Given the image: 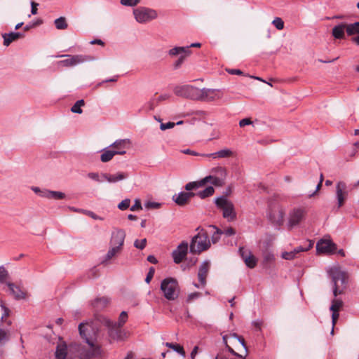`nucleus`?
<instances>
[{
    "label": "nucleus",
    "instance_id": "obj_60",
    "mask_svg": "<svg viewBox=\"0 0 359 359\" xmlns=\"http://www.w3.org/2000/svg\"><path fill=\"white\" fill-rule=\"evenodd\" d=\"M39 6V4L35 3L34 1L31 2V13L32 15H36L37 13L38 9L37 6Z\"/></svg>",
    "mask_w": 359,
    "mask_h": 359
},
{
    "label": "nucleus",
    "instance_id": "obj_36",
    "mask_svg": "<svg viewBox=\"0 0 359 359\" xmlns=\"http://www.w3.org/2000/svg\"><path fill=\"white\" fill-rule=\"evenodd\" d=\"M165 345L167 347H168L170 348H172L173 351H175V352L178 353L181 355L185 356V351L184 350V348L182 346H180V344H172V343H170V342H166L165 344Z\"/></svg>",
    "mask_w": 359,
    "mask_h": 359
},
{
    "label": "nucleus",
    "instance_id": "obj_48",
    "mask_svg": "<svg viewBox=\"0 0 359 359\" xmlns=\"http://www.w3.org/2000/svg\"><path fill=\"white\" fill-rule=\"evenodd\" d=\"M313 245V243L311 241H309V245L308 247H302V246H299V247H297L296 248H294V252H296V254L297 255L298 253L299 252H306L308 250H309Z\"/></svg>",
    "mask_w": 359,
    "mask_h": 359
},
{
    "label": "nucleus",
    "instance_id": "obj_15",
    "mask_svg": "<svg viewBox=\"0 0 359 359\" xmlns=\"http://www.w3.org/2000/svg\"><path fill=\"white\" fill-rule=\"evenodd\" d=\"M187 252L188 243L182 241L172 253L174 262L176 264L181 263L186 257Z\"/></svg>",
    "mask_w": 359,
    "mask_h": 359
},
{
    "label": "nucleus",
    "instance_id": "obj_2",
    "mask_svg": "<svg viewBox=\"0 0 359 359\" xmlns=\"http://www.w3.org/2000/svg\"><path fill=\"white\" fill-rule=\"evenodd\" d=\"M329 275L333 284V294L337 297L344 292L347 287L348 276L346 272L338 267H332L329 271Z\"/></svg>",
    "mask_w": 359,
    "mask_h": 359
},
{
    "label": "nucleus",
    "instance_id": "obj_58",
    "mask_svg": "<svg viewBox=\"0 0 359 359\" xmlns=\"http://www.w3.org/2000/svg\"><path fill=\"white\" fill-rule=\"evenodd\" d=\"M252 123V121L248 118H243L239 121L240 127H244L245 126L251 125Z\"/></svg>",
    "mask_w": 359,
    "mask_h": 359
},
{
    "label": "nucleus",
    "instance_id": "obj_57",
    "mask_svg": "<svg viewBox=\"0 0 359 359\" xmlns=\"http://www.w3.org/2000/svg\"><path fill=\"white\" fill-rule=\"evenodd\" d=\"M222 233V232L217 229L216 231L214 233V234L212 236V241L215 243L217 242L219 239L220 235Z\"/></svg>",
    "mask_w": 359,
    "mask_h": 359
},
{
    "label": "nucleus",
    "instance_id": "obj_35",
    "mask_svg": "<svg viewBox=\"0 0 359 359\" xmlns=\"http://www.w3.org/2000/svg\"><path fill=\"white\" fill-rule=\"evenodd\" d=\"M9 273L4 266H0V284H7L9 282Z\"/></svg>",
    "mask_w": 359,
    "mask_h": 359
},
{
    "label": "nucleus",
    "instance_id": "obj_61",
    "mask_svg": "<svg viewBox=\"0 0 359 359\" xmlns=\"http://www.w3.org/2000/svg\"><path fill=\"white\" fill-rule=\"evenodd\" d=\"M50 190L43 189L41 192V197L46 198L50 199Z\"/></svg>",
    "mask_w": 359,
    "mask_h": 359
},
{
    "label": "nucleus",
    "instance_id": "obj_39",
    "mask_svg": "<svg viewBox=\"0 0 359 359\" xmlns=\"http://www.w3.org/2000/svg\"><path fill=\"white\" fill-rule=\"evenodd\" d=\"M85 102L83 100H79L76 101L72 107L71 111L73 113L76 114H81L83 110L81 109V107L84 106Z\"/></svg>",
    "mask_w": 359,
    "mask_h": 359
},
{
    "label": "nucleus",
    "instance_id": "obj_63",
    "mask_svg": "<svg viewBox=\"0 0 359 359\" xmlns=\"http://www.w3.org/2000/svg\"><path fill=\"white\" fill-rule=\"evenodd\" d=\"M226 71H227L228 73H229L230 74H232V75H234V74L241 75V74H243V72L240 69H226Z\"/></svg>",
    "mask_w": 359,
    "mask_h": 359
},
{
    "label": "nucleus",
    "instance_id": "obj_41",
    "mask_svg": "<svg viewBox=\"0 0 359 359\" xmlns=\"http://www.w3.org/2000/svg\"><path fill=\"white\" fill-rule=\"evenodd\" d=\"M343 302L341 299H335L332 301V305L330 306V310L332 311L338 312L340 308L342 306Z\"/></svg>",
    "mask_w": 359,
    "mask_h": 359
},
{
    "label": "nucleus",
    "instance_id": "obj_11",
    "mask_svg": "<svg viewBox=\"0 0 359 359\" xmlns=\"http://www.w3.org/2000/svg\"><path fill=\"white\" fill-rule=\"evenodd\" d=\"M135 20L140 23H145L158 16L157 12L151 8L146 7H140L133 11Z\"/></svg>",
    "mask_w": 359,
    "mask_h": 359
},
{
    "label": "nucleus",
    "instance_id": "obj_34",
    "mask_svg": "<svg viewBox=\"0 0 359 359\" xmlns=\"http://www.w3.org/2000/svg\"><path fill=\"white\" fill-rule=\"evenodd\" d=\"M109 250L107 253L105 255V258L103 260V262H107L108 260L113 258L114 256H116L118 253H119L121 251V249L118 247L113 246Z\"/></svg>",
    "mask_w": 359,
    "mask_h": 359
},
{
    "label": "nucleus",
    "instance_id": "obj_31",
    "mask_svg": "<svg viewBox=\"0 0 359 359\" xmlns=\"http://www.w3.org/2000/svg\"><path fill=\"white\" fill-rule=\"evenodd\" d=\"M115 155L116 154L112 149H104L100 156V160L102 162L106 163L111 161Z\"/></svg>",
    "mask_w": 359,
    "mask_h": 359
},
{
    "label": "nucleus",
    "instance_id": "obj_19",
    "mask_svg": "<svg viewBox=\"0 0 359 359\" xmlns=\"http://www.w3.org/2000/svg\"><path fill=\"white\" fill-rule=\"evenodd\" d=\"M239 252L241 257L244 260L248 267L253 269L257 265V259L250 252L245 250L244 248H240Z\"/></svg>",
    "mask_w": 359,
    "mask_h": 359
},
{
    "label": "nucleus",
    "instance_id": "obj_30",
    "mask_svg": "<svg viewBox=\"0 0 359 359\" xmlns=\"http://www.w3.org/2000/svg\"><path fill=\"white\" fill-rule=\"evenodd\" d=\"M190 50H189V47H175L172 49H170L168 52V54L170 56H176L178 55H189Z\"/></svg>",
    "mask_w": 359,
    "mask_h": 359
},
{
    "label": "nucleus",
    "instance_id": "obj_50",
    "mask_svg": "<svg viewBox=\"0 0 359 359\" xmlns=\"http://www.w3.org/2000/svg\"><path fill=\"white\" fill-rule=\"evenodd\" d=\"M130 200L128 198H126L125 200H123L118 205V208L121 210H125L128 209L130 206Z\"/></svg>",
    "mask_w": 359,
    "mask_h": 359
},
{
    "label": "nucleus",
    "instance_id": "obj_43",
    "mask_svg": "<svg viewBox=\"0 0 359 359\" xmlns=\"http://www.w3.org/2000/svg\"><path fill=\"white\" fill-rule=\"evenodd\" d=\"M65 198V194L61 191H50V199H63Z\"/></svg>",
    "mask_w": 359,
    "mask_h": 359
},
{
    "label": "nucleus",
    "instance_id": "obj_53",
    "mask_svg": "<svg viewBox=\"0 0 359 359\" xmlns=\"http://www.w3.org/2000/svg\"><path fill=\"white\" fill-rule=\"evenodd\" d=\"M154 272H155V269L154 267H150L149 270V272L147 275V277L145 278V282L147 283H149L150 281L151 280L154 275Z\"/></svg>",
    "mask_w": 359,
    "mask_h": 359
},
{
    "label": "nucleus",
    "instance_id": "obj_10",
    "mask_svg": "<svg viewBox=\"0 0 359 359\" xmlns=\"http://www.w3.org/2000/svg\"><path fill=\"white\" fill-rule=\"evenodd\" d=\"M77 346H69L65 343L57 344L55 350V359H81V356H73L72 355L78 349Z\"/></svg>",
    "mask_w": 359,
    "mask_h": 359
},
{
    "label": "nucleus",
    "instance_id": "obj_6",
    "mask_svg": "<svg viewBox=\"0 0 359 359\" xmlns=\"http://www.w3.org/2000/svg\"><path fill=\"white\" fill-rule=\"evenodd\" d=\"M216 205L222 210V215L228 221H233L236 218L233 203L224 196L215 199Z\"/></svg>",
    "mask_w": 359,
    "mask_h": 359
},
{
    "label": "nucleus",
    "instance_id": "obj_13",
    "mask_svg": "<svg viewBox=\"0 0 359 359\" xmlns=\"http://www.w3.org/2000/svg\"><path fill=\"white\" fill-rule=\"evenodd\" d=\"M284 215L285 211L283 208L279 205H276L271 208L268 217L273 224L280 226L283 223Z\"/></svg>",
    "mask_w": 359,
    "mask_h": 359
},
{
    "label": "nucleus",
    "instance_id": "obj_20",
    "mask_svg": "<svg viewBox=\"0 0 359 359\" xmlns=\"http://www.w3.org/2000/svg\"><path fill=\"white\" fill-rule=\"evenodd\" d=\"M126 238V233L122 229H118L113 232L111 239V244L113 246L118 247L122 249V246Z\"/></svg>",
    "mask_w": 359,
    "mask_h": 359
},
{
    "label": "nucleus",
    "instance_id": "obj_42",
    "mask_svg": "<svg viewBox=\"0 0 359 359\" xmlns=\"http://www.w3.org/2000/svg\"><path fill=\"white\" fill-rule=\"evenodd\" d=\"M87 176L88 178L97 182H102L104 180L102 177V174L100 175L98 172H89L88 173Z\"/></svg>",
    "mask_w": 359,
    "mask_h": 359
},
{
    "label": "nucleus",
    "instance_id": "obj_29",
    "mask_svg": "<svg viewBox=\"0 0 359 359\" xmlns=\"http://www.w3.org/2000/svg\"><path fill=\"white\" fill-rule=\"evenodd\" d=\"M11 339V333L8 329L0 327V347L5 346Z\"/></svg>",
    "mask_w": 359,
    "mask_h": 359
},
{
    "label": "nucleus",
    "instance_id": "obj_46",
    "mask_svg": "<svg viewBox=\"0 0 359 359\" xmlns=\"http://www.w3.org/2000/svg\"><path fill=\"white\" fill-rule=\"evenodd\" d=\"M128 320V314L126 311H122L118 318V322L116 323L117 325L123 326Z\"/></svg>",
    "mask_w": 359,
    "mask_h": 359
},
{
    "label": "nucleus",
    "instance_id": "obj_38",
    "mask_svg": "<svg viewBox=\"0 0 359 359\" xmlns=\"http://www.w3.org/2000/svg\"><path fill=\"white\" fill-rule=\"evenodd\" d=\"M211 173L213 174L212 175L226 178V170L222 166H217L212 168Z\"/></svg>",
    "mask_w": 359,
    "mask_h": 359
},
{
    "label": "nucleus",
    "instance_id": "obj_56",
    "mask_svg": "<svg viewBox=\"0 0 359 359\" xmlns=\"http://www.w3.org/2000/svg\"><path fill=\"white\" fill-rule=\"evenodd\" d=\"M188 55H180V57H179V59L175 62L174 66H175V68H179L182 64L184 62L186 57Z\"/></svg>",
    "mask_w": 359,
    "mask_h": 359
},
{
    "label": "nucleus",
    "instance_id": "obj_17",
    "mask_svg": "<svg viewBox=\"0 0 359 359\" xmlns=\"http://www.w3.org/2000/svg\"><path fill=\"white\" fill-rule=\"evenodd\" d=\"M130 145V140L129 139H122L115 141L109 147L113 148V151L116 154L123 155L126 153V149Z\"/></svg>",
    "mask_w": 359,
    "mask_h": 359
},
{
    "label": "nucleus",
    "instance_id": "obj_62",
    "mask_svg": "<svg viewBox=\"0 0 359 359\" xmlns=\"http://www.w3.org/2000/svg\"><path fill=\"white\" fill-rule=\"evenodd\" d=\"M264 262H271L273 261L274 256L272 253L269 252L264 255Z\"/></svg>",
    "mask_w": 359,
    "mask_h": 359
},
{
    "label": "nucleus",
    "instance_id": "obj_51",
    "mask_svg": "<svg viewBox=\"0 0 359 359\" xmlns=\"http://www.w3.org/2000/svg\"><path fill=\"white\" fill-rule=\"evenodd\" d=\"M161 204L156 202L148 201L144 204V206L147 209H158L161 207Z\"/></svg>",
    "mask_w": 359,
    "mask_h": 359
},
{
    "label": "nucleus",
    "instance_id": "obj_49",
    "mask_svg": "<svg viewBox=\"0 0 359 359\" xmlns=\"http://www.w3.org/2000/svg\"><path fill=\"white\" fill-rule=\"evenodd\" d=\"M146 244H147V239L146 238H143L142 240H137V239L134 242L135 247L138 248V249H140V250H143L145 248Z\"/></svg>",
    "mask_w": 359,
    "mask_h": 359
},
{
    "label": "nucleus",
    "instance_id": "obj_27",
    "mask_svg": "<svg viewBox=\"0 0 359 359\" xmlns=\"http://www.w3.org/2000/svg\"><path fill=\"white\" fill-rule=\"evenodd\" d=\"M6 285L8 287L10 292L16 299H21L25 297V294L20 289L19 287L9 281Z\"/></svg>",
    "mask_w": 359,
    "mask_h": 359
},
{
    "label": "nucleus",
    "instance_id": "obj_28",
    "mask_svg": "<svg viewBox=\"0 0 359 359\" xmlns=\"http://www.w3.org/2000/svg\"><path fill=\"white\" fill-rule=\"evenodd\" d=\"M170 95L163 94L161 95L158 97H152L147 103V107L149 110H153L158 105L160 102L169 99Z\"/></svg>",
    "mask_w": 359,
    "mask_h": 359
},
{
    "label": "nucleus",
    "instance_id": "obj_26",
    "mask_svg": "<svg viewBox=\"0 0 359 359\" xmlns=\"http://www.w3.org/2000/svg\"><path fill=\"white\" fill-rule=\"evenodd\" d=\"M224 180L225 178L224 177L215 175H208L202 179V184H204L205 185L206 183L210 182L212 184L216 187H222L224 184Z\"/></svg>",
    "mask_w": 359,
    "mask_h": 359
},
{
    "label": "nucleus",
    "instance_id": "obj_22",
    "mask_svg": "<svg viewBox=\"0 0 359 359\" xmlns=\"http://www.w3.org/2000/svg\"><path fill=\"white\" fill-rule=\"evenodd\" d=\"M102 176L108 182L116 183L126 179L128 175L126 172H118L115 174L102 173Z\"/></svg>",
    "mask_w": 359,
    "mask_h": 359
},
{
    "label": "nucleus",
    "instance_id": "obj_55",
    "mask_svg": "<svg viewBox=\"0 0 359 359\" xmlns=\"http://www.w3.org/2000/svg\"><path fill=\"white\" fill-rule=\"evenodd\" d=\"M1 309H2L3 311H4V313H3L2 316H1V320H4L6 318L9 316V315H10V310H9L8 308L5 306L4 304H1Z\"/></svg>",
    "mask_w": 359,
    "mask_h": 359
},
{
    "label": "nucleus",
    "instance_id": "obj_1",
    "mask_svg": "<svg viewBox=\"0 0 359 359\" xmlns=\"http://www.w3.org/2000/svg\"><path fill=\"white\" fill-rule=\"evenodd\" d=\"M79 330L81 337L85 339L88 346L78 344H71L70 346H77L78 350L72 355L73 356H81V359H90L100 354V348L94 346L91 339L90 334H95L92 323H81L79 325Z\"/></svg>",
    "mask_w": 359,
    "mask_h": 359
},
{
    "label": "nucleus",
    "instance_id": "obj_14",
    "mask_svg": "<svg viewBox=\"0 0 359 359\" xmlns=\"http://www.w3.org/2000/svg\"><path fill=\"white\" fill-rule=\"evenodd\" d=\"M348 196L347 187L344 182H339L336 185V198L337 208H341Z\"/></svg>",
    "mask_w": 359,
    "mask_h": 359
},
{
    "label": "nucleus",
    "instance_id": "obj_52",
    "mask_svg": "<svg viewBox=\"0 0 359 359\" xmlns=\"http://www.w3.org/2000/svg\"><path fill=\"white\" fill-rule=\"evenodd\" d=\"M142 205L140 199H135L134 205L130 208L131 211L142 210Z\"/></svg>",
    "mask_w": 359,
    "mask_h": 359
},
{
    "label": "nucleus",
    "instance_id": "obj_8",
    "mask_svg": "<svg viewBox=\"0 0 359 359\" xmlns=\"http://www.w3.org/2000/svg\"><path fill=\"white\" fill-rule=\"evenodd\" d=\"M60 57H67L65 60L57 62L58 65L65 67H74L79 64L93 60V57L86 55H60Z\"/></svg>",
    "mask_w": 359,
    "mask_h": 359
},
{
    "label": "nucleus",
    "instance_id": "obj_21",
    "mask_svg": "<svg viewBox=\"0 0 359 359\" xmlns=\"http://www.w3.org/2000/svg\"><path fill=\"white\" fill-rule=\"evenodd\" d=\"M210 267V262L208 260L204 261L200 266L198 272V278L203 286H205L206 284V278Z\"/></svg>",
    "mask_w": 359,
    "mask_h": 359
},
{
    "label": "nucleus",
    "instance_id": "obj_64",
    "mask_svg": "<svg viewBox=\"0 0 359 359\" xmlns=\"http://www.w3.org/2000/svg\"><path fill=\"white\" fill-rule=\"evenodd\" d=\"M224 234L227 236H233L235 235L236 233V231L235 230L231 228V227H229L228 229H226L224 231Z\"/></svg>",
    "mask_w": 359,
    "mask_h": 359
},
{
    "label": "nucleus",
    "instance_id": "obj_3",
    "mask_svg": "<svg viewBox=\"0 0 359 359\" xmlns=\"http://www.w3.org/2000/svg\"><path fill=\"white\" fill-rule=\"evenodd\" d=\"M196 231H199L192 238L190 244V252L193 254H200L210 247V241L207 232L203 229L199 230V227L196 229Z\"/></svg>",
    "mask_w": 359,
    "mask_h": 359
},
{
    "label": "nucleus",
    "instance_id": "obj_33",
    "mask_svg": "<svg viewBox=\"0 0 359 359\" xmlns=\"http://www.w3.org/2000/svg\"><path fill=\"white\" fill-rule=\"evenodd\" d=\"M214 188L212 186H209L206 187L205 189L200 191L195 194L196 196H198L201 198L204 199L207 197L212 196L214 194Z\"/></svg>",
    "mask_w": 359,
    "mask_h": 359
},
{
    "label": "nucleus",
    "instance_id": "obj_54",
    "mask_svg": "<svg viewBox=\"0 0 359 359\" xmlns=\"http://www.w3.org/2000/svg\"><path fill=\"white\" fill-rule=\"evenodd\" d=\"M175 126V123L173 122H168L166 123H161L160 126V128L162 130H165L166 129L172 128Z\"/></svg>",
    "mask_w": 359,
    "mask_h": 359
},
{
    "label": "nucleus",
    "instance_id": "obj_7",
    "mask_svg": "<svg viewBox=\"0 0 359 359\" xmlns=\"http://www.w3.org/2000/svg\"><path fill=\"white\" fill-rule=\"evenodd\" d=\"M173 92L177 96L198 100L199 88L191 85H181L175 86Z\"/></svg>",
    "mask_w": 359,
    "mask_h": 359
},
{
    "label": "nucleus",
    "instance_id": "obj_45",
    "mask_svg": "<svg viewBox=\"0 0 359 359\" xmlns=\"http://www.w3.org/2000/svg\"><path fill=\"white\" fill-rule=\"evenodd\" d=\"M272 24L276 27V28L278 30H281L284 28V22L280 18H276Z\"/></svg>",
    "mask_w": 359,
    "mask_h": 359
},
{
    "label": "nucleus",
    "instance_id": "obj_24",
    "mask_svg": "<svg viewBox=\"0 0 359 359\" xmlns=\"http://www.w3.org/2000/svg\"><path fill=\"white\" fill-rule=\"evenodd\" d=\"M345 32H346V22H341L333 27L332 34L334 38L341 39L345 36Z\"/></svg>",
    "mask_w": 359,
    "mask_h": 359
},
{
    "label": "nucleus",
    "instance_id": "obj_9",
    "mask_svg": "<svg viewBox=\"0 0 359 359\" xmlns=\"http://www.w3.org/2000/svg\"><path fill=\"white\" fill-rule=\"evenodd\" d=\"M307 212L304 208H294L292 209L288 215L287 226L292 229L299 225L305 219Z\"/></svg>",
    "mask_w": 359,
    "mask_h": 359
},
{
    "label": "nucleus",
    "instance_id": "obj_25",
    "mask_svg": "<svg viewBox=\"0 0 359 359\" xmlns=\"http://www.w3.org/2000/svg\"><path fill=\"white\" fill-rule=\"evenodd\" d=\"M24 36V34L20 32H10L2 34L4 39V45L8 46L13 41L18 40Z\"/></svg>",
    "mask_w": 359,
    "mask_h": 359
},
{
    "label": "nucleus",
    "instance_id": "obj_4",
    "mask_svg": "<svg viewBox=\"0 0 359 359\" xmlns=\"http://www.w3.org/2000/svg\"><path fill=\"white\" fill-rule=\"evenodd\" d=\"M102 324L108 329V334L111 339L114 341H123L129 337V332L122 330L121 326L117 325L116 322H113L109 318H102Z\"/></svg>",
    "mask_w": 359,
    "mask_h": 359
},
{
    "label": "nucleus",
    "instance_id": "obj_32",
    "mask_svg": "<svg viewBox=\"0 0 359 359\" xmlns=\"http://www.w3.org/2000/svg\"><path fill=\"white\" fill-rule=\"evenodd\" d=\"M346 33L348 36L359 34V22L351 24L346 23Z\"/></svg>",
    "mask_w": 359,
    "mask_h": 359
},
{
    "label": "nucleus",
    "instance_id": "obj_18",
    "mask_svg": "<svg viewBox=\"0 0 359 359\" xmlns=\"http://www.w3.org/2000/svg\"><path fill=\"white\" fill-rule=\"evenodd\" d=\"M194 196H196L195 193L182 191L177 194H175L172 196V200L178 205L184 206L187 205L190 201V199Z\"/></svg>",
    "mask_w": 359,
    "mask_h": 359
},
{
    "label": "nucleus",
    "instance_id": "obj_59",
    "mask_svg": "<svg viewBox=\"0 0 359 359\" xmlns=\"http://www.w3.org/2000/svg\"><path fill=\"white\" fill-rule=\"evenodd\" d=\"M226 348H227L228 351L229 353H231V354H233V355H236L238 358H241L242 359H245V356L243 357V355L238 354V353H236L230 346L229 345H226Z\"/></svg>",
    "mask_w": 359,
    "mask_h": 359
},
{
    "label": "nucleus",
    "instance_id": "obj_44",
    "mask_svg": "<svg viewBox=\"0 0 359 359\" xmlns=\"http://www.w3.org/2000/svg\"><path fill=\"white\" fill-rule=\"evenodd\" d=\"M282 258L286 260H292L297 257L296 252H294V250L290 252H284L281 255Z\"/></svg>",
    "mask_w": 359,
    "mask_h": 359
},
{
    "label": "nucleus",
    "instance_id": "obj_47",
    "mask_svg": "<svg viewBox=\"0 0 359 359\" xmlns=\"http://www.w3.org/2000/svg\"><path fill=\"white\" fill-rule=\"evenodd\" d=\"M140 1L141 0H121L120 3L126 6H135L140 3Z\"/></svg>",
    "mask_w": 359,
    "mask_h": 359
},
{
    "label": "nucleus",
    "instance_id": "obj_12",
    "mask_svg": "<svg viewBox=\"0 0 359 359\" xmlns=\"http://www.w3.org/2000/svg\"><path fill=\"white\" fill-rule=\"evenodd\" d=\"M223 92L219 89L203 88L199 89L198 101L212 102L222 99Z\"/></svg>",
    "mask_w": 359,
    "mask_h": 359
},
{
    "label": "nucleus",
    "instance_id": "obj_23",
    "mask_svg": "<svg viewBox=\"0 0 359 359\" xmlns=\"http://www.w3.org/2000/svg\"><path fill=\"white\" fill-rule=\"evenodd\" d=\"M233 155V151L231 149L227 148L211 154H201L203 156L211 157L212 158H229Z\"/></svg>",
    "mask_w": 359,
    "mask_h": 359
},
{
    "label": "nucleus",
    "instance_id": "obj_37",
    "mask_svg": "<svg viewBox=\"0 0 359 359\" xmlns=\"http://www.w3.org/2000/svg\"><path fill=\"white\" fill-rule=\"evenodd\" d=\"M54 24L57 29H65L68 27V24L65 17H60L59 18H57L55 20Z\"/></svg>",
    "mask_w": 359,
    "mask_h": 359
},
{
    "label": "nucleus",
    "instance_id": "obj_5",
    "mask_svg": "<svg viewBox=\"0 0 359 359\" xmlns=\"http://www.w3.org/2000/svg\"><path fill=\"white\" fill-rule=\"evenodd\" d=\"M161 290L164 297L170 301L177 299L180 292L177 281L173 278L163 279L161 283Z\"/></svg>",
    "mask_w": 359,
    "mask_h": 359
},
{
    "label": "nucleus",
    "instance_id": "obj_40",
    "mask_svg": "<svg viewBox=\"0 0 359 359\" xmlns=\"http://www.w3.org/2000/svg\"><path fill=\"white\" fill-rule=\"evenodd\" d=\"M204 184H202V180L198 182H189L185 185V189L188 191V192H190L189 191H191L193 189H196L199 187H203Z\"/></svg>",
    "mask_w": 359,
    "mask_h": 359
},
{
    "label": "nucleus",
    "instance_id": "obj_16",
    "mask_svg": "<svg viewBox=\"0 0 359 359\" xmlns=\"http://www.w3.org/2000/svg\"><path fill=\"white\" fill-rule=\"evenodd\" d=\"M337 245L330 240L321 239L316 244V250L320 253H333Z\"/></svg>",
    "mask_w": 359,
    "mask_h": 359
}]
</instances>
